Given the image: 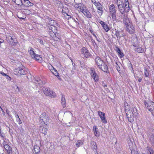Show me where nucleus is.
<instances>
[{
  "instance_id": "obj_1",
  "label": "nucleus",
  "mask_w": 154,
  "mask_h": 154,
  "mask_svg": "<svg viewBox=\"0 0 154 154\" xmlns=\"http://www.w3.org/2000/svg\"><path fill=\"white\" fill-rule=\"evenodd\" d=\"M125 109L127 118L130 122H132L134 121V116H137L138 115V112L137 109L134 107L133 109V112L130 109V106L127 102L124 103Z\"/></svg>"
},
{
  "instance_id": "obj_2",
  "label": "nucleus",
  "mask_w": 154,
  "mask_h": 154,
  "mask_svg": "<svg viewBox=\"0 0 154 154\" xmlns=\"http://www.w3.org/2000/svg\"><path fill=\"white\" fill-rule=\"evenodd\" d=\"M124 15L123 23L125 27V29L129 33L132 34L135 31V27L129 19L125 15Z\"/></svg>"
},
{
  "instance_id": "obj_3",
  "label": "nucleus",
  "mask_w": 154,
  "mask_h": 154,
  "mask_svg": "<svg viewBox=\"0 0 154 154\" xmlns=\"http://www.w3.org/2000/svg\"><path fill=\"white\" fill-rule=\"evenodd\" d=\"M39 122L40 125H47V122L48 121V116L46 113L43 112L39 116Z\"/></svg>"
},
{
  "instance_id": "obj_4",
  "label": "nucleus",
  "mask_w": 154,
  "mask_h": 154,
  "mask_svg": "<svg viewBox=\"0 0 154 154\" xmlns=\"http://www.w3.org/2000/svg\"><path fill=\"white\" fill-rule=\"evenodd\" d=\"M28 70L22 66L15 68L14 70V74L16 75H24L28 73Z\"/></svg>"
},
{
  "instance_id": "obj_5",
  "label": "nucleus",
  "mask_w": 154,
  "mask_h": 154,
  "mask_svg": "<svg viewBox=\"0 0 154 154\" xmlns=\"http://www.w3.org/2000/svg\"><path fill=\"white\" fill-rule=\"evenodd\" d=\"M6 40L9 44L14 46L17 43V41L14 35L8 34L6 35Z\"/></svg>"
},
{
  "instance_id": "obj_6",
  "label": "nucleus",
  "mask_w": 154,
  "mask_h": 154,
  "mask_svg": "<svg viewBox=\"0 0 154 154\" xmlns=\"http://www.w3.org/2000/svg\"><path fill=\"white\" fill-rule=\"evenodd\" d=\"M145 107L150 112L154 109V103L151 101H144Z\"/></svg>"
},
{
  "instance_id": "obj_7",
  "label": "nucleus",
  "mask_w": 154,
  "mask_h": 154,
  "mask_svg": "<svg viewBox=\"0 0 154 154\" xmlns=\"http://www.w3.org/2000/svg\"><path fill=\"white\" fill-rule=\"evenodd\" d=\"M42 90L44 94L46 96L52 97L56 96L55 93L48 88H44Z\"/></svg>"
},
{
  "instance_id": "obj_8",
  "label": "nucleus",
  "mask_w": 154,
  "mask_h": 154,
  "mask_svg": "<svg viewBox=\"0 0 154 154\" xmlns=\"http://www.w3.org/2000/svg\"><path fill=\"white\" fill-rule=\"evenodd\" d=\"M90 73L91 78L93 79L95 82L98 81L99 78L98 75L96 72L95 69L94 68H91L90 70Z\"/></svg>"
},
{
  "instance_id": "obj_9",
  "label": "nucleus",
  "mask_w": 154,
  "mask_h": 154,
  "mask_svg": "<svg viewBox=\"0 0 154 154\" xmlns=\"http://www.w3.org/2000/svg\"><path fill=\"white\" fill-rule=\"evenodd\" d=\"M82 55L86 58L89 57L91 56V54L88 50L85 47H83L82 48Z\"/></svg>"
},
{
  "instance_id": "obj_10",
  "label": "nucleus",
  "mask_w": 154,
  "mask_h": 154,
  "mask_svg": "<svg viewBox=\"0 0 154 154\" xmlns=\"http://www.w3.org/2000/svg\"><path fill=\"white\" fill-rule=\"evenodd\" d=\"M87 8L83 4L81 3L79 4L76 7V9L79 12H81L82 13L86 10Z\"/></svg>"
},
{
  "instance_id": "obj_11",
  "label": "nucleus",
  "mask_w": 154,
  "mask_h": 154,
  "mask_svg": "<svg viewBox=\"0 0 154 154\" xmlns=\"http://www.w3.org/2000/svg\"><path fill=\"white\" fill-rule=\"evenodd\" d=\"M118 7L119 11L121 14H124L125 12V8L124 3L118 5Z\"/></svg>"
},
{
  "instance_id": "obj_12",
  "label": "nucleus",
  "mask_w": 154,
  "mask_h": 154,
  "mask_svg": "<svg viewBox=\"0 0 154 154\" xmlns=\"http://www.w3.org/2000/svg\"><path fill=\"white\" fill-rule=\"evenodd\" d=\"M98 114L101 119L102 122L105 124L106 123L107 120L105 117V113L100 111H99L98 112Z\"/></svg>"
},
{
  "instance_id": "obj_13",
  "label": "nucleus",
  "mask_w": 154,
  "mask_h": 154,
  "mask_svg": "<svg viewBox=\"0 0 154 154\" xmlns=\"http://www.w3.org/2000/svg\"><path fill=\"white\" fill-rule=\"evenodd\" d=\"M40 131L42 133L45 135L47 133V131H48V126L45 125H40L39 128Z\"/></svg>"
},
{
  "instance_id": "obj_14",
  "label": "nucleus",
  "mask_w": 154,
  "mask_h": 154,
  "mask_svg": "<svg viewBox=\"0 0 154 154\" xmlns=\"http://www.w3.org/2000/svg\"><path fill=\"white\" fill-rule=\"evenodd\" d=\"M98 67L104 72H106L108 70V67L104 62L100 65V66H98Z\"/></svg>"
},
{
  "instance_id": "obj_15",
  "label": "nucleus",
  "mask_w": 154,
  "mask_h": 154,
  "mask_svg": "<svg viewBox=\"0 0 154 154\" xmlns=\"http://www.w3.org/2000/svg\"><path fill=\"white\" fill-rule=\"evenodd\" d=\"M95 62L97 66H100V65L102 63L104 62L99 57H97L95 59Z\"/></svg>"
},
{
  "instance_id": "obj_16",
  "label": "nucleus",
  "mask_w": 154,
  "mask_h": 154,
  "mask_svg": "<svg viewBox=\"0 0 154 154\" xmlns=\"http://www.w3.org/2000/svg\"><path fill=\"white\" fill-rule=\"evenodd\" d=\"M115 50L117 52L120 58L124 56V54L122 52H121V51L120 49L117 46H116V47Z\"/></svg>"
},
{
  "instance_id": "obj_17",
  "label": "nucleus",
  "mask_w": 154,
  "mask_h": 154,
  "mask_svg": "<svg viewBox=\"0 0 154 154\" xmlns=\"http://www.w3.org/2000/svg\"><path fill=\"white\" fill-rule=\"evenodd\" d=\"M109 12L110 14L116 13V8L114 5L112 4L109 7Z\"/></svg>"
},
{
  "instance_id": "obj_18",
  "label": "nucleus",
  "mask_w": 154,
  "mask_h": 154,
  "mask_svg": "<svg viewBox=\"0 0 154 154\" xmlns=\"http://www.w3.org/2000/svg\"><path fill=\"white\" fill-rule=\"evenodd\" d=\"M56 25H48L49 29L50 30H51V31L54 33H55L57 31V28L55 26Z\"/></svg>"
},
{
  "instance_id": "obj_19",
  "label": "nucleus",
  "mask_w": 154,
  "mask_h": 154,
  "mask_svg": "<svg viewBox=\"0 0 154 154\" xmlns=\"http://www.w3.org/2000/svg\"><path fill=\"white\" fill-rule=\"evenodd\" d=\"M83 13L85 16L88 18H90L91 17V14L89 11L88 8H87L86 10Z\"/></svg>"
},
{
  "instance_id": "obj_20",
  "label": "nucleus",
  "mask_w": 154,
  "mask_h": 154,
  "mask_svg": "<svg viewBox=\"0 0 154 154\" xmlns=\"http://www.w3.org/2000/svg\"><path fill=\"white\" fill-rule=\"evenodd\" d=\"M61 102L62 106L63 108H64L66 106V103L65 100V96L64 95H62Z\"/></svg>"
},
{
  "instance_id": "obj_21",
  "label": "nucleus",
  "mask_w": 154,
  "mask_h": 154,
  "mask_svg": "<svg viewBox=\"0 0 154 154\" xmlns=\"http://www.w3.org/2000/svg\"><path fill=\"white\" fill-rule=\"evenodd\" d=\"M49 69L50 70L55 76H57L58 75V73L57 70L55 69L52 66L50 65L49 66Z\"/></svg>"
},
{
  "instance_id": "obj_22",
  "label": "nucleus",
  "mask_w": 154,
  "mask_h": 154,
  "mask_svg": "<svg viewBox=\"0 0 154 154\" xmlns=\"http://www.w3.org/2000/svg\"><path fill=\"white\" fill-rule=\"evenodd\" d=\"M93 129L94 133V134L96 137H98L100 136L99 132L98 131V129L97 127L94 126L93 127Z\"/></svg>"
},
{
  "instance_id": "obj_23",
  "label": "nucleus",
  "mask_w": 154,
  "mask_h": 154,
  "mask_svg": "<svg viewBox=\"0 0 154 154\" xmlns=\"http://www.w3.org/2000/svg\"><path fill=\"white\" fill-rule=\"evenodd\" d=\"M115 35L118 40L119 39L120 37H122L123 36V35L122 33V32H119L118 31H116Z\"/></svg>"
},
{
  "instance_id": "obj_24",
  "label": "nucleus",
  "mask_w": 154,
  "mask_h": 154,
  "mask_svg": "<svg viewBox=\"0 0 154 154\" xmlns=\"http://www.w3.org/2000/svg\"><path fill=\"white\" fill-rule=\"evenodd\" d=\"M146 149L148 154H154L153 150L151 147L148 146L146 148Z\"/></svg>"
},
{
  "instance_id": "obj_25",
  "label": "nucleus",
  "mask_w": 154,
  "mask_h": 154,
  "mask_svg": "<svg viewBox=\"0 0 154 154\" xmlns=\"http://www.w3.org/2000/svg\"><path fill=\"white\" fill-rule=\"evenodd\" d=\"M15 4L18 6H21L23 5V2L21 0H12Z\"/></svg>"
},
{
  "instance_id": "obj_26",
  "label": "nucleus",
  "mask_w": 154,
  "mask_h": 154,
  "mask_svg": "<svg viewBox=\"0 0 154 154\" xmlns=\"http://www.w3.org/2000/svg\"><path fill=\"white\" fill-rule=\"evenodd\" d=\"M29 52L31 57L33 58V57H35V54H36L33 51V49L30 48V49L29 51Z\"/></svg>"
},
{
  "instance_id": "obj_27",
  "label": "nucleus",
  "mask_w": 154,
  "mask_h": 154,
  "mask_svg": "<svg viewBox=\"0 0 154 154\" xmlns=\"http://www.w3.org/2000/svg\"><path fill=\"white\" fill-rule=\"evenodd\" d=\"M128 143L129 147V148L131 150L133 148V142L130 139H129L128 140Z\"/></svg>"
},
{
  "instance_id": "obj_28",
  "label": "nucleus",
  "mask_w": 154,
  "mask_h": 154,
  "mask_svg": "<svg viewBox=\"0 0 154 154\" xmlns=\"http://www.w3.org/2000/svg\"><path fill=\"white\" fill-rule=\"evenodd\" d=\"M34 151L36 153H38L40 152V149L38 146L36 145L34 146Z\"/></svg>"
},
{
  "instance_id": "obj_29",
  "label": "nucleus",
  "mask_w": 154,
  "mask_h": 154,
  "mask_svg": "<svg viewBox=\"0 0 154 154\" xmlns=\"http://www.w3.org/2000/svg\"><path fill=\"white\" fill-rule=\"evenodd\" d=\"M95 5L96 7L97 10L102 9V5L99 2H97V3H96Z\"/></svg>"
},
{
  "instance_id": "obj_30",
  "label": "nucleus",
  "mask_w": 154,
  "mask_h": 154,
  "mask_svg": "<svg viewBox=\"0 0 154 154\" xmlns=\"http://www.w3.org/2000/svg\"><path fill=\"white\" fill-rule=\"evenodd\" d=\"M91 144L92 145L91 147L93 149H96L97 148V146L96 143L94 142H92L91 143Z\"/></svg>"
},
{
  "instance_id": "obj_31",
  "label": "nucleus",
  "mask_w": 154,
  "mask_h": 154,
  "mask_svg": "<svg viewBox=\"0 0 154 154\" xmlns=\"http://www.w3.org/2000/svg\"><path fill=\"white\" fill-rule=\"evenodd\" d=\"M4 147L6 151H9L12 150L11 148L8 144H5L4 145Z\"/></svg>"
},
{
  "instance_id": "obj_32",
  "label": "nucleus",
  "mask_w": 154,
  "mask_h": 154,
  "mask_svg": "<svg viewBox=\"0 0 154 154\" xmlns=\"http://www.w3.org/2000/svg\"><path fill=\"white\" fill-rule=\"evenodd\" d=\"M15 117L17 122L19 123V124H21L22 122L21 121V120L20 119L18 115L17 114H16Z\"/></svg>"
},
{
  "instance_id": "obj_33",
  "label": "nucleus",
  "mask_w": 154,
  "mask_h": 154,
  "mask_svg": "<svg viewBox=\"0 0 154 154\" xmlns=\"http://www.w3.org/2000/svg\"><path fill=\"white\" fill-rule=\"evenodd\" d=\"M34 58L36 60H39L41 58L40 55L36 54L35 57H33V58Z\"/></svg>"
},
{
  "instance_id": "obj_34",
  "label": "nucleus",
  "mask_w": 154,
  "mask_h": 154,
  "mask_svg": "<svg viewBox=\"0 0 154 154\" xmlns=\"http://www.w3.org/2000/svg\"><path fill=\"white\" fill-rule=\"evenodd\" d=\"M112 17V19L113 21H115L116 20V14H111L110 15Z\"/></svg>"
},
{
  "instance_id": "obj_35",
  "label": "nucleus",
  "mask_w": 154,
  "mask_h": 154,
  "mask_svg": "<svg viewBox=\"0 0 154 154\" xmlns=\"http://www.w3.org/2000/svg\"><path fill=\"white\" fill-rule=\"evenodd\" d=\"M83 144L81 140H78L76 144L78 147H79L82 145Z\"/></svg>"
},
{
  "instance_id": "obj_36",
  "label": "nucleus",
  "mask_w": 154,
  "mask_h": 154,
  "mask_svg": "<svg viewBox=\"0 0 154 154\" xmlns=\"http://www.w3.org/2000/svg\"><path fill=\"white\" fill-rule=\"evenodd\" d=\"M50 23L48 24V25H56L57 23L54 20H51L50 22Z\"/></svg>"
},
{
  "instance_id": "obj_37",
  "label": "nucleus",
  "mask_w": 154,
  "mask_h": 154,
  "mask_svg": "<svg viewBox=\"0 0 154 154\" xmlns=\"http://www.w3.org/2000/svg\"><path fill=\"white\" fill-rule=\"evenodd\" d=\"M150 139L152 142L153 145H154V134H152L150 138Z\"/></svg>"
},
{
  "instance_id": "obj_38",
  "label": "nucleus",
  "mask_w": 154,
  "mask_h": 154,
  "mask_svg": "<svg viewBox=\"0 0 154 154\" xmlns=\"http://www.w3.org/2000/svg\"><path fill=\"white\" fill-rule=\"evenodd\" d=\"M97 12L98 14L100 15H101L103 12V8L97 10Z\"/></svg>"
},
{
  "instance_id": "obj_39",
  "label": "nucleus",
  "mask_w": 154,
  "mask_h": 154,
  "mask_svg": "<svg viewBox=\"0 0 154 154\" xmlns=\"http://www.w3.org/2000/svg\"><path fill=\"white\" fill-rule=\"evenodd\" d=\"M103 28L105 31L106 32L108 31L109 30V28L107 24H106V25L104 27H103Z\"/></svg>"
},
{
  "instance_id": "obj_40",
  "label": "nucleus",
  "mask_w": 154,
  "mask_h": 154,
  "mask_svg": "<svg viewBox=\"0 0 154 154\" xmlns=\"http://www.w3.org/2000/svg\"><path fill=\"white\" fill-rule=\"evenodd\" d=\"M23 1H24V2H23L24 3L23 5L25 6L28 7V6L26 5L29 4V1L28 0H23Z\"/></svg>"
},
{
  "instance_id": "obj_41",
  "label": "nucleus",
  "mask_w": 154,
  "mask_h": 154,
  "mask_svg": "<svg viewBox=\"0 0 154 154\" xmlns=\"http://www.w3.org/2000/svg\"><path fill=\"white\" fill-rule=\"evenodd\" d=\"M143 50L141 48H137L136 51L138 53H142L143 52Z\"/></svg>"
},
{
  "instance_id": "obj_42",
  "label": "nucleus",
  "mask_w": 154,
  "mask_h": 154,
  "mask_svg": "<svg viewBox=\"0 0 154 154\" xmlns=\"http://www.w3.org/2000/svg\"><path fill=\"white\" fill-rule=\"evenodd\" d=\"M145 76L146 77H148L149 76V74L148 72V71L146 70V69H145L144 72Z\"/></svg>"
},
{
  "instance_id": "obj_43",
  "label": "nucleus",
  "mask_w": 154,
  "mask_h": 154,
  "mask_svg": "<svg viewBox=\"0 0 154 154\" xmlns=\"http://www.w3.org/2000/svg\"><path fill=\"white\" fill-rule=\"evenodd\" d=\"M99 23L101 24L103 27H104L106 24L102 21H100Z\"/></svg>"
},
{
  "instance_id": "obj_44",
  "label": "nucleus",
  "mask_w": 154,
  "mask_h": 154,
  "mask_svg": "<svg viewBox=\"0 0 154 154\" xmlns=\"http://www.w3.org/2000/svg\"><path fill=\"white\" fill-rule=\"evenodd\" d=\"M38 41L40 42V43L44 45V42L42 40L40 39H38Z\"/></svg>"
},
{
  "instance_id": "obj_45",
  "label": "nucleus",
  "mask_w": 154,
  "mask_h": 154,
  "mask_svg": "<svg viewBox=\"0 0 154 154\" xmlns=\"http://www.w3.org/2000/svg\"><path fill=\"white\" fill-rule=\"evenodd\" d=\"M125 8H128V10H129V9H130V8L129 6L127 4H125Z\"/></svg>"
},
{
  "instance_id": "obj_46",
  "label": "nucleus",
  "mask_w": 154,
  "mask_h": 154,
  "mask_svg": "<svg viewBox=\"0 0 154 154\" xmlns=\"http://www.w3.org/2000/svg\"><path fill=\"white\" fill-rule=\"evenodd\" d=\"M36 81L37 82L36 83H38L39 85H41L42 81L41 80L39 79V80H36Z\"/></svg>"
},
{
  "instance_id": "obj_47",
  "label": "nucleus",
  "mask_w": 154,
  "mask_h": 154,
  "mask_svg": "<svg viewBox=\"0 0 154 154\" xmlns=\"http://www.w3.org/2000/svg\"><path fill=\"white\" fill-rule=\"evenodd\" d=\"M33 5V4L32 3H31V2H30V1L29 2V4L28 5H26L27 6H28H28H32Z\"/></svg>"
},
{
  "instance_id": "obj_48",
  "label": "nucleus",
  "mask_w": 154,
  "mask_h": 154,
  "mask_svg": "<svg viewBox=\"0 0 154 154\" xmlns=\"http://www.w3.org/2000/svg\"><path fill=\"white\" fill-rule=\"evenodd\" d=\"M75 68H72V69L71 71V73L72 74H73L75 72Z\"/></svg>"
},
{
  "instance_id": "obj_49",
  "label": "nucleus",
  "mask_w": 154,
  "mask_h": 154,
  "mask_svg": "<svg viewBox=\"0 0 154 154\" xmlns=\"http://www.w3.org/2000/svg\"><path fill=\"white\" fill-rule=\"evenodd\" d=\"M6 78L7 79L9 80H11V78L10 76H9L8 75H7L6 76Z\"/></svg>"
},
{
  "instance_id": "obj_50",
  "label": "nucleus",
  "mask_w": 154,
  "mask_h": 154,
  "mask_svg": "<svg viewBox=\"0 0 154 154\" xmlns=\"http://www.w3.org/2000/svg\"><path fill=\"white\" fill-rule=\"evenodd\" d=\"M0 136L2 137H4V135L2 132L1 130H0Z\"/></svg>"
},
{
  "instance_id": "obj_51",
  "label": "nucleus",
  "mask_w": 154,
  "mask_h": 154,
  "mask_svg": "<svg viewBox=\"0 0 154 154\" xmlns=\"http://www.w3.org/2000/svg\"><path fill=\"white\" fill-rule=\"evenodd\" d=\"M92 2L95 5L96 4V3H97V2H96L95 0H91Z\"/></svg>"
},
{
  "instance_id": "obj_52",
  "label": "nucleus",
  "mask_w": 154,
  "mask_h": 154,
  "mask_svg": "<svg viewBox=\"0 0 154 154\" xmlns=\"http://www.w3.org/2000/svg\"><path fill=\"white\" fill-rule=\"evenodd\" d=\"M7 153H8V154H12V152H11V150H8V151H7Z\"/></svg>"
},
{
  "instance_id": "obj_53",
  "label": "nucleus",
  "mask_w": 154,
  "mask_h": 154,
  "mask_svg": "<svg viewBox=\"0 0 154 154\" xmlns=\"http://www.w3.org/2000/svg\"><path fill=\"white\" fill-rule=\"evenodd\" d=\"M93 35V36L95 37V38L99 42V41H98V39L97 38V37L94 34V33H93V34H92Z\"/></svg>"
},
{
  "instance_id": "obj_54",
  "label": "nucleus",
  "mask_w": 154,
  "mask_h": 154,
  "mask_svg": "<svg viewBox=\"0 0 154 154\" xmlns=\"http://www.w3.org/2000/svg\"><path fill=\"white\" fill-rule=\"evenodd\" d=\"M3 76H6L7 75L5 73H4L3 72H1L0 73Z\"/></svg>"
},
{
  "instance_id": "obj_55",
  "label": "nucleus",
  "mask_w": 154,
  "mask_h": 154,
  "mask_svg": "<svg viewBox=\"0 0 154 154\" xmlns=\"http://www.w3.org/2000/svg\"><path fill=\"white\" fill-rule=\"evenodd\" d=\"M89 31L92 34H93V33H94V32L91 29H89Z\"/></svg>"
},
{
  "instance_id": "obj_56",
  "label": "nucleus",
  "mask_w": 154,
  "mask_h": 154,
  "mask_svg": "<svg viewBox=\"0 0 154 154\" xmlns=\"http://www.w3.org/2000/svg\"><path fill=\"white\" fill-rule=\"evenodd\" d=\"M4 42V40L2 39H0V43H2Z\"/></svg>"
},
{
  "instance_id": "obj_57",
  "label": "nucleus",
  "mask_w": 154,
  "mask_h": 154,
  "mask_svg": "<svg viewBox=\"0 0 154 154\" xmlns=\"http://www.w3.org/2000/svg\"><path fill=\"white\" fill-rule=\"evenodd\" d=\"M138 80L139 82H140L142 80V78H139Z\"/></svg>"
},
{
  "instance_id": "obj_58",
  "label": "nucleus",
  "mask_w": 154,
  "mask_h": 154,
  "mask_svg": "<svg viewBox=\"0 0 154 154\" xmlns=\"http://www.w3.org/2000/svg\"><path fill=\"white\" fill-rule=\"evenodd\" d=\"M151 112L152 115L154 116V109Z\"/></svg>"
},
{
  "instance_id": "obj_59",
  "label": "nucleus",
  "mask_w": 154,
  "mask_h": 154,
  "mask_svg": "<svg viewBox=\"0 0 154 154\" xmlns=\"http://www.w3.org/2000/svg\"><path fill=\"white\" fill-rule=\"evenodd\" d=\"M103 86L104 88H105L107 87V85H106L104 84L103 85Z\"/></svg>"
},
{
  "instance_id": "obj_60",
  "label": "nucleus",
  "mask_w": 154,
  "mask_h": 154,
  "mask_svg": "<svg viewBox=\"0 0 154 154\" xmlns=\"http://www.w3.org/2000/svg\"><path fill=\"white\" fill-rule=\"evenodd\" d=\"M125 4H127L129 5V2L127 1L126 2H125Z\"/></svg>"
},
{
  "instance_id": "obj_61",
  "label": "nucleus",
  "mask_w": 154,
  "mask_h": 154,
  "mask_svg": "<svg viewBox=\"0 0 154 154\" xmlns=\"http://www.w3.org/2000/svg\"><path fill=\"white\" fill-rule=\"evenodd\" d=\"M1 111H2V112H3V110L2 108H1Z\"/></svg>"
},
{
  "instance_id": "obj_62",
  "label": "nucleus",
  "mask_w": 154,
  "mask_h": 154,
  "mask_svg": "<svg viewBox=\"0 0 154 154\" xmlns=\"http://www.w3.org/2000/svg\"><path fill=\"white\" fill-rule=\"evenodd\" d=\"M130 65L131 66V68L132 69V64H131V63H130Z\"/></svg>"
},
{
  "instance_id": "obj_63",
  "label": "nucleus",
  "mask_w": 154,
  "mask_h": 154,
  "mask_svg": "<svg viewBox=\"0 0 154 154\" xmlns=\"http://www.w3.org/2000/svg\"><path fill=\"white\" fill-rule=\"evenodd\" d=\"M116 67H117V66H118V65L117 64V63H116Z\"/></svg>"
},
{
  "instance_id": "obj_64",
  "label": "nucleus",
  "mask_w": 154,
  "mask_h": 154,
  "mask_svg": "<svg viewBox=\"0 0 154 154\" xmlns=\"http://www.w3.org/2000/svg\"><path fill=\"white\" fill-rule=\"evenodd\" d=\"M117 70L118 71H119V69L118 68H117Z\"/></svg>"
}]
</instances>
